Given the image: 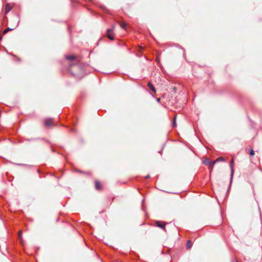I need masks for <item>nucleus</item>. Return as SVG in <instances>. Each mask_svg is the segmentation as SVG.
<instances>
[{
    "instance_id": "obj_1",
    "label": "nucleus",
    "mask_w": 262,
    "mask_h": 262,
    "mask_svg": "<svg viewBox=\"0 0 262 262\" xmlns=\"http://www.w3.org/2000/svg\"><path fill=\"white\" fill-rule=\"evenodd\" d=\"M114 26H113L112 29H108L106 31V36L110 40H114V36L113 33V30Z\"/></svg>"
},
{
    "instance_id": "obj_2",
    "label": "nucleus",
    "mask_w": 262,
    "mask_h": 262,
    "mask_svg": "<svg viewBox=\"0 0 262 262\" xmlns=\"http://www.w3.org/2000/svg\"><path fill=\"white\" fill-rule=\"evenodd\" d=\"M166 223L163 221H157L156 222V224L157 226L162 229L165 231H166L165 225H166Z\"/></svg>"
},
{
    "instance_id": "obj_3",
    "label": "nucleus",
    "mask_w": 262,
    "mask_h": 262,
    "mask_svg": "<svg viewBox=\"0 0 262 262\" xmlns=\"http://www.w3.org/2000/svg\"><path fill=\"white\" fill-rule=\"evenodd\" d=\"M203 163L205 165H206L209 167L211 169H213V165L214 164V161H210L209 159H206L203 161Z\"/></svg>"
},
{
    "instance_id": "obj_4",
    "label": "nucleus",
    "mask_w": 262,
    "mask_h": 262,
    "mask_svg": "<svg viewBox=\"0 0 262 262\" xmlns=\"http://www.w3.org/2000/svg\"><path fill=\"white\" fill-rule=\"evenodd\" d=\"M233 166H234V161L232 159L230 163V167L231 169V178H230V183L232 182L233 176Z\"/></svg>"
},
{
    "instance_id": "obj_5",
    "label": "nucleus",
    "mask_w": 262,
    "mask_h": 262,
    "mask_svg": "<svg viewBox=\"0 0 262 262\" xmlns=\"http://www.w3.org/2000/svg\"><path fill=\"white\" fill-rule=\"evenodd\" d=\"M45 124L47 126H51L53 124V120L51 118H47L45 120Z\"/></svg>"
},
{
    "instance_id": "obj_6",
    "label": "nucleus",
    "mask_w": 262,
    "mask_h": 262,
    "mask_svg": "<svg viewBox=\"0 0 262 262\" xmlns=\"http://www.w3.org/2000/svg\"><path fill=\"white\" fill-rule=\"evenodd\" d=\"M148 86L149 87L150 90L152 91V92L154 94L156 93V89H155L154 86L151 84V83L150 82H149L148 83Z\"/></svg>"
},
{
    "instance_id": "obj_7",
    "label": "nucleus",
    "mask_w": 262,
    "mask_h": 262,
    "mask_svg": "<svg viewBox=\"0 0 262 262\" xmlns=\"http://www.w3.org/2000/svg\"><path fill=\"white\" fill-rule=\"evenodd\" d=\"M12 7L9 4H7L5 8V12L8 13L11 10Z\"/></svg>"
},
{
    "instance_id": "obj_8",
    "label": "nucleus",
    "mask_w": 262,
    "mask_h": 262,
    "mask_svg": "<svg viewBox=\"0 0 262 262\" xmlns=\"http://www.w3.org/2000/svg\"><path fill=\"white\" fill-rule=\"evenodd\" d=\"M95 188L97 190H99L101 188V186L99 182L97 180L95 181Z\"/></svg>"
},
{
    "instance_id": "obj_9",
    "label": "nucleus",
    "mask_w": 262,
    "mask_h": 262,
    "mask_svg": "<svg viewBox=\"0 0 262 262\" xmlns=\"http://www.w3.org/2000/svg\"><path fill=\"white\" fill-rule=\"evenodd\" d=\"M120 27H121L122 29H124V30H126V24L125 23H124V22H121V23H120Z\"/></svg>"
},
{
    "instance_id": "obj_10",
    "label": "nucleus",
    "mask_w": 262,
    "mask_h": 262,
    "mask_svg": "<svg viewBox=\"0 0 262 262\" xmlns=\"http://www.w3.org/2000/svg\"><path fill=\"white\" fill-rule=\"evenodd\" d=\"M224 159L223 157H219L217 158L215 161H214V164H215L217 162L224 161Z\"/></svg>"
},
{
    "instance_id": "obj_11",
    "label": "nucleus",
    "mask_w": 262,
    "mask_h": 262,
    "mask_svg": "<svg viewBox=\"0 0 262 262\" xmlns=\"http://www.w3.org/2000/svg\"><path fill=\"white\" fill-rule=\"evenodd\" d=\"M75 58V57L73 55H68L66 56V58L69 60H73Z\"/></svg>"
},
{
    "instance_id": "obj_12",
    "label": "nucleus",
    "mask_w": 262,
    "mask_h": 262,
    "mask_svg": "<svg viewBox=\"0 0 262 262\" xmlns=\"http://www.w3.org/2000/svg\"><path fill=\"white\" fill-rule=\"evenodd\" d=\"M192 247V243L190 241H188L187 242L186 247L187 249H190Z\"/></svg>"
},
{
    "instance_id": "obj_13",
    "label": "nucleus",
    "mask_w": 262,
    "mask_h": 262,
    "mask_svg": "<svg viewBox=\"0 0 262 262\" xmlns=\"http://www.w3.org/2000/svg\"><path fill=\"white\" fill-rule=\"evenodd\" d=\"M176 126V116L174 117L173 121L172 123V127H174Z\"/></svg>"
},
{
    "instance_id": "obj_14",
    "label": "nucleus",
    "mask_w": 262,
    "mask_h": 262,
    "mask_svg": "<svg viewBox=\"0 0 262 262\" xmlns=\"http://www.w3.org/2000/svg\"><path fill=\"white\" fill-rule=\"evenodd\" d=\"M250 155L251 156H254V151H253V149H251V150H250Z\"/></svg>"
},
{
    "instance_id": "obj_15",
    "label": "nucleus",
    "mask_w": 262,
    "mask_h": 262,
    "mask_svg": "<svg viewBox=\"0 0 262 262\" xmlns=\"http://www.w3.org/2000/svg\"><path fill=\"white\" fill-rule=\"evenodd\" d=\"M11 30L10 29L8 28L4 31V33H6L8 31Z\"/></svg>"
},
{
    "instance_id": "obj_16",
    "label": "nucleus",
    "mask_w": 262,
    "mask_h": 262,
    "mask_svg": "<svg viewBox=\"0 0 262 262\" xmlns=\"http://www.w3.org/2000/svg\"><path fill=\"white\" fill-rule=\"evenodd\" d=\"M21 234H22L21 231H19V233H18V237H19V238L21 237Z\"/></svg>"
},
{
    "instance_id": "obj_17",
    "label": "nucleus",
    "mask_w": 262,
    "mask_h": 262,
    "mask_svg": "<svg viewBox=\"0 0 262 262\" xmlns=\"http://www.w3.org/2000/svg\"><path fill=\"white\" fill-rule=\"evenodd\" d=\"M145 178V179H148V178H150V176L149 175H147Z\"/></svg>"
},
{
    "instance_id": "obj_18",
    "label": "nucleus",
    "mask_w": 262,
    "mask_h": 262,
    "mask_svg": "<svg viewBox=\"0 0 262 262\" xmlns=\"http://www.w3.org/2000/svg\"><path fill=\"white\" fill-rule=\"evenodd\" d=\"M231 262H238V261H237V260H235L234 261V260H232Z\"/></svg>"
},
{
    "instance_id": "obj_19",
    "label": "nucleus",
    "mask_w": 262,
    "mask_h": 262,
    "mask_svg": "<svg viewBox=\"0 0 262 262\" xmlns=\"http://www.w3.org/2000/svg\"><path fill=\"white\" fill-rule=\"evenodd\" d=\"M157 101H158V102L160 101V98L157 99Z\"/></svg>"
}]
</instances>
